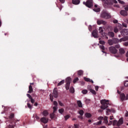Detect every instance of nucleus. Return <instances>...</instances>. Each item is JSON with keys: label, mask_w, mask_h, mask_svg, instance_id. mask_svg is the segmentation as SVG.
<instances>
[{"label": "nucleus", "mask_w": 128, "mask_h": 128, "mask_svg": "<svg viewBox=\"0 0 128 128\" xmlns=\"http://www.w3.org/2000/svg\"><path fill=\"white\" fill-rule=\"evenodd\" d=\"M120 48V44H117L114 46H110L109 47L108 50L112 54H118V49Z\"/></svg>", "instance_id": "nucleus-1"}, {"label": "nucleus", "mask_w": 128, "mask_h": 128, "mask_svg": "<svg viewBox=\"0 0 128 128\" xmlns=\"http://www.w3.org/2000/svg\"><path fill=\"white\" fill-rule=\"evenodd\" d=\"M100 104H102L101 106V108L102 110H106V108H108V104H110V102H108V100H100Z\"/></svg>", "instance_id": "nucleus-2"}, {"label": "nucleus", "mask_w": 128, "mask_h": 128, "mask_svg": "<svg viewBox=\"0 0 128 128\" xmlns=\"http://www.w3.org/2000/svg\"><path fill=\"white\" fill-rule=\"evenodd\" d=\"M100 17L105 20H108V18H112V16H110V14H108L106 11H103L101 13Z\"/></svg>", "instance_id": "nucleus-3"}, {"label": "nucleus", "mask_w": 128, "mask_h": 128, "mask_svg": "<svg viewBox=\"0 0 128 128\" xmlns=\"http://www.w3.org/2000/svg\"><path fill=\"white\" fill-rule=\"evenodd\" d=\"M118 55H115V58H122V56L126 54V50L123 48H120L118 49Z\"/></svg>", "instance_id": "nucleus-4"}, {"label": "nucleus", "mask_w": 128, "mask_h": 128, "mask_svg": "<svg viewBox=\"0 0 128 128\" xmlns=\"http://www.w3.org/2000/svg\"><path fill=\"white\" fill-rule=\"evenodd\" d=\"M105 4H118L116 0H102Z\"/></svg>", "instance_id": "nucleus-5"}, {"label": "nucleus", "mask_w": 128, "mask_h": 128, "mask_svg": "<svg viewBox=\"0 0 128 128\" xmlns=\"http://www.w3.org/2000/svg\"><path fill=\"white\" fill-rule=\"evenodd\" d=\"M83 4L88 8H92V0H88L86 2H84Z\"/></svg>", "instance_id": "nucleus-6"}, {"label": "nucleus", "mask_w": 128, "mask_h": 128, "mask_svg": "<svg viewBox=\"0 0 128 128\" xmlns=\"http://www.w3.org/2000/svg\"><path fill=\"white\" fill-rule=\"evenodd\" d=\"M120 98L121 100H128V94L124 95V94L122 93L120 94Z\"/></svg>", "instance_id": "nucleus-7"}, {"label": "nucleus", "mask_w": 128, "mask_h": 128, "mask_svg": "<svg viewBox=\"0 0 128 128\" xmlns=\"http://www.w3.org/2000/svg\"><path fill=\"white\" fill-rule=\"evenodd\" d=\"M122 36H128V29H123L120 31Z\"/></svg>", "instance_id": "nucleus-8"}, {"label": "nucleus", "mask_w": 128, "mask_h": 128, "mask_svg": "<svg viewBox=\"0 0 128 128\" xmlns=\"http://www.w3.org/2000/svg\"><path fill=\"white\" fill-rule=\"evenodd\" d=\"M97 24L98 25L103 24V26H106V25L107 22L104 20H98Z\"/></svg>", "instance_id": "nucleus-9"}, {"label": "nucleus", "mask_w": 128, "mask_h": 128, "mask_svg": "<svg viewBox=\"0 0 128 128\" xmlns=\"http://www.w3.org/2000/svg\"><path fill=\"white\" fill-rule=\"evenodd\" d=\"M120 14L122 16H128V12L126 10H122L120 12Z\"/></svg>", "instance_id": "nucleus-10"}, {"label": "nucleus", "mask_w": 128, "mask_h": 128, "mask_svg": "<svg viewBox=\"0 0 128 128\" xmlns=\"http://www.w3.org/2000/svg\"><path fill=\"white\" fill-rule=\"evenodd\" d=\"M40 121L42 122H44V124H47V122H48V118L44 117L41 118Z\"/></svg>", "instance_id": "nucleus-11"}, {"label": "nucleus", "mask_w": 128, "mask_h": 128, "mask_svg": "<svg viewBox=\"0 0 128 128\" xmlns=\"http://www.w3.org/2000/svg\"><path fill=\"white\" fill-rule=\"evenodd\" d=\"M52 96H54V98H58V91L56 90V89L54 88L52 94Z\"/></svg>", "instance_id": "nucleus-12"}, {"label": "nucleus", "mask_w": 128, "mask_h": 128, "mask_svg": "<svg viewBox=\"0 0 128 128\" xmlns=\"http://www.w3.org/2000/svg\"><path fill=\"white\" fill-rule=\"evenodd\" d=\"M128 40V36L121 38L119 40V42H126Z\"/></svg>", "instance_id": "nucleus-13"}, {"label": "nucleus", "mask_w": 128, "mask_h": 128, "mask_svg": "<svg viewBox=\"0 0 128 128\" xmlns=\"http://www.w3.org/2000/svg\"><path fill=\"white\" fill-rule=\"evenodd\" d=\"M92 36H93L94 38H98V30H94L92 32Z\"/></svg>", "instance_id": "nucleus-14"}, {"label": "nucleus", "mask_w": 128, "mask_h": 128, "mask_svg": "<svg viewBox=\"0 0 128 128\" xmlns=\"http://www.w3.org/2000/svg\"><path fill=\"white\" fill-rule=\"evenodd\" d=\"M112 40L114 44H118V42H120V40L118 38H114Z\"/></svg>", "instance_id": "nucleus-15"}, {"label": "nucleus", "mask_w": 128, "mask_h": 128, "mask_svg": "<svg viewBox=\"0 0 128 128\" xmlns=\"http://www.w3.org/2000/svg\"><path fill=\"white\" fill-rule=\"evenodd\" d=\"M72 2L73 4H80V0H72Z\"/></svg>", "instance_id": "nucleus-16"}, {"label": "nucleus", "mask_w": 128, "mask_h": 128, "mask_svg": "<svg viewBox=\"0 0 128 128\" xmlns=\"http://www.w3.org/2000/svg\"><path fill=\"white\" fill-rule=\"evenodd\" d=\"M124 124V120H122V118H120L118 123V126H120L121 124Z\"/></svg>", "instance_id": "nucleus-17"}, {"label": "nucleus", "mask_w": 128, "mask_h": 128, "mask_svg": "<svg viewBox=\"0 0 128 128\" xmlns=\"http://www.w3.org/2000/svg\"><path fill=\"white\" fill-rule=\"evenodd\" d=\"M84 80H86V82H92V84H94V80L90 79V78H87L84 77Z\"/></svg>", "instance_id": "nucleus-18"}, {"label": "nucleus", "mask_w": 128, "mask_h": 128, "mask_svg": "<svg viewBox=\"0 0 128 128\" xmlns=\"http://www.w3.org/2000/svg\"><path fill=\"white\" fill-rule=\"evenodd\" d=\"M108 42L109 46H114V40H112H112H108Z\"/></svg>", "instance_id": "nucleus-19"}, {"label": "nucleus", "mask_w": 128, "mask_h": 128, "mask_svg": "<svg viewBox=\"0 0 128 128\" xmlns=\"http://www.w3.org/2000/svg\"><path fill=\"white\" fill-rule=\"evenodd\" d=\"M28 88H29V90L28 92V94H32V92H34V90L32 89V86L31 85H30Z\"/></svg>", "instance_id": "nucleus-20"}, {"label": "nucleus", "mask_w": 128, "mask_h": 128, "mask_svg": "<svg viewBox=\"0 0 128 128\" xmlns=\"http://www.w3.org/2000/svg\"><path fill=\"white\" fill-rule=\"evenodd\" d=\"M86 118H92V114L90 113L86 112L84 114Z\"/></svg>", "instance_id": "nucleus-21"}, {"label": "nucleus", "mask_w": 128, "mask_h": 128, "mask_svg": "<svg viewBox=\"0 0 128 128\" xmlns=\"http://www.w3.org/2000/svg\"><path fill=\"white\" fill-rule=\"evenodd\" d=\"M108 36H110V38H114V32H108Z\"/></svg>", "instance_id": "nucleus-22"}, {"label": "nucleus", "mask_w": 128, "mask_h": 128, "mask_svg": "<svg viewBox=\"0 0 128 128\" xmlns=\"http://www.w3.org/2000/svg\"><path fill=\"white\" fill-rule=\"evenodd\" d=\"M77 104H78V106H79V108H82V102H80V100L77 101Z\"/></svg>", "instance_id": "nucleus-23"}, {"label": "nucleus", "mask_w": 128, "mask_h": 128, "mask_svg": "<svg viewBox=\"0 0 128 128\" xmlns=\"http://www.w3.org/2000/svg\"><path fill=\"white\" fill-rule=\"evenodd\" d=\"M72 80V78H70L68 77L66 78V84H70V81Z\"/></svg>", "instance_id": "nucleus-24"}, {"label": "nucleus", "mask_w": 128, "mask_h": 128, "mask_svg": "<svg viewBox=\"0 0 128 128\" xmlns=\"http://www.w3.org/2000/svg\"><path fill=\"white\" fill-rule=\"evenodd\" d=\"M104 124H107L108 123V116H104Z\"/></svg>", "instance_id": "nucleus-25"}, {"label": "nucleus", "mask_w": 128, "mask_h": 128, "mask_svg": "<svg viewBox=\"0 0 128 128\" xmlns=\"http://www.w3.org/2000/svg\"><path fill=\"white\" fill-rule=\"evenodd\" d=\"M110 114H112V111L110 109H108V108L106 109V116H108Z\"/></svg>", "instance_id": "nucleus-26"}, {"label": "nucleus", "mask_w": 128, "mask_h": 128, "mask_svg": "<svg viewBox=\"0 0 128 128\" xmlns=\"http://www.w3.org/2000/svg\"><path fill=\"white\" fill-rule=\"evenodd\" d=\"M78 76H82L84 74V71L80 70L78 72Z\"/></svg>", "instance_id": "nucleus-27"}, {"label": "nucleus", "mask_w": 128, "mask_h": 128, "mask_svg": "<svg viewBox=\"0 0 128 128\" xmlns=\"http://www.w3.org/2000/svg\"><path fill=\"white\" fill-rule=\"evenodd\" d=\"M42 114L43 116H48V112L47 110H44L42 112Z\"/></svg>", "instance_id": "nucleus-28"}, {"label": "nucleus", "mask_w": 128, "mask_h": 128, "mask_svg": "<svg viewBox=\"0 0 128 128\" xmlns=\"http://www.w3.org/2000/svg\"><path fill=\"white\" fill-rule=\"evenodd\" d=\"M70 84L66 83V88L68 90H70Z\"/></svg>", "instance_id": "nucleus-29"}, {"label": "nucleus", "mask_w": 128, "mask_h": 128, "mask_svg": "<svg viewBox=\"0 0 128 128\" xmlns=\"http://www.w3.org/2000/svg\"><path fill=\"white\" fill-rule=\"evenodd\" d=\"M64 84V80H62L59 83H58V86H62V84Z\"/></svg>", "instance_id": "nucleus-30"}, {"label": "nucleus", "mask_w": 128, "mask_h": 128, "mask_svg": "<svg viewBox=\"0 0 128 128\" xmlns=\"http://www.w3.org/2000/svg\"><path fill=\"white\" fill-rule=\"evenodd\" d=\"M70 92H71L72 94H74V87H71L70 89Z\"/></svg>", "instance_id": "nucleus-31"}, {"label": "nucleus", "mask_w": 128, "mask_h": 128, "mask_svg": "<svg viewBox=\"0 0 128 128\" xmlns=\"http://www.w3.org/2000/svg\"><path fill=\"white\" fill-rule=\"evenodd\" d=\"M93 10H94V12H100V8H96L94 9Z\"/></svg>", "instance_id": "nucleus-32"}, {"label": "nucleus", "mask_w": 128, "mask_h": 128, "mask_svg": "<svg viewBox=\"0 0 128 128\" xmlns=\"http://www.w3.org/2000/svg\"><path fill=\"white\" fill-rule=\"evenodd\" d=\"M98 30H99V32L100 34H102V33L104 32V30L102 29V27H100L99 29H98Z\"/></svg>", "instance_id": "nucleus-33"}, {"label": "nucleus", "mask_w": 128, "mask_h": 128, "mask_svg": "<svg viewBox=\"0 0 128 128\" xmlns=\"http://www.w3.org/2000/svg\"><path fill=\"white\" fill-rule=\"evenodd\" d=\"M118 122L116 120H114L112 122V125L118 126Z\"/></svg>", "instance_id": "nucleus-34"}, {"label": "nucleus", "mask_w": 128, "mask_h": 128, "mask_svg": "<svg viewBox=\"0 0 128 128\" xmlns=\"http://www.w3.org/2000/svg\"><path fill=\"white\" fill-rule=\"evenodd\" d=\"M90 92L92 94H96V90H92V89H90Z\"/></svg>", "instance_id": "nucleus-35"}, {"label": "nucleus", "mask_w": 128, "mask_h": 128, "mask_svg": "<svg viewBox=\"0 0 128 128\" xmlns=\"http://www.w3.org/2000/svg\"><path fill=\"white\" fill-rule=\"evenodd\" d=\"M58 112L60 114H62V113L64 112V108H61L58 110Z\"/></svg>", "instance_id": "nucleus-36"}, {"label": "nucleus", "mask_w": 128, "mask_h": 128, "mask_svg": "<svg viewBox=\"0 0 128 128\" xmlns=\"http://www.w3.org/2000/svg\"><path fill=\"white\" fill-rule=\"evenodd\" d=\"M82 92L83 94H88V90H82Z\"/></svg>", "instance_id": "nucleus-37"}, {"label": "nucleus", "mask_w": 128, "mask_h": 128, "mask_svg": "<svg viewBox=\"0 0 128 128\" xmlns=\"http://www.w3.org/2000/svg\"><path fill=\"white\" fill-rule=\"evenodd\" d=\"M78 113H79V114H80V116H84V110H80L79 111Z\"/></svg>", "instance_id": "nucleus-38"}, {"label": "nucleus", "mask_w": 128, "mask_h": 128, "mask_svg": "<svg viewBox=\"0 0 128 128\" xmlns=\"http://www.w3.org/2000/svg\"><path fill=\"white\" fill-rule=\"evenodd\" d=\"M78 78H76L74 79V80H73V82L74 84H76V82H78Z\"/></svg>", "instance_id": "nucleus-39"}, {"label": "nucleus", "mask_w": 128, "mask_h": 128, "mask_svg": "<svg viewBox=\"0 0 128 128\" xmlns=\"http://www.w3.org/2000/svg\"><path fill=\"white\" fill-rule=\"evenodd\" d=\"M118 32V29L117 28H114V32Z\"/></svg>", "instance_id": "nucleus-40"}, {"label": "nucleus", "mask_w": 128, "mask_h": 128, "mask_svg": "<svg viewBox=\"0 0 128 128\" xmlns=\"http://www.w3.org/2000/svg\"><path fill=\"white\" fill-rule=\"evenodd\" d=\"M94 124H96V126H98V124H102V120H100V121L95 123Z\"/></svg>", "instance_id": "nucleus-41"}, {"label": "nucleus", "mask_w": 128, "mask_h": 128, "mask_svg": "<svg viewBox=\"0 0 128 128\" xmlns=\"http://www.w3.org/2000/svg\"><path fill=\"white\" fill-rule=\"evenodd\" d=\"M65 120H68V118H70V116L66 115V116H64Z\"/></svg>", "instance_id": "nucleus-42"}, {"label": "nucleus", "mask_w": 128, "mask_h": 128, "mask_svg": "<svg viewBox=\"0 0 128 128\" xmlns=\"http://www.w3.org/2000/svg\"><path fill=\"white\" fill-rule=\"evenodd\" d=\"M123 46H128V42H124Z\"/></svg>", "instance_id": "nucleus-43"}, {"label": "nucleus", "mask_w": 128, "mask_h": 128, "mask_svg": "<svg viewBox=\"0 0 128 128\" xmlns=\"http://www.w3.org/2000/svg\"><path fill=\"white\" fill-rule=\"evenodd\" d=\"M99 42L100 44H106V42L104 40H100Z\"/></svg>", "instance_id": "nucleus-44"}, {"label": "nucleus", "mask_w": 128, "mask_h": 128, "mask_svg": "<svg viewBox=\"0 0 128 128\" xmlns=\"http://www.w3.org/2000/svg\"><path fill=\"white\" fill-rule=\"evenodd\" d=\"M122 26L124 28H128V24H126V23H122Z\"/></svg>", "instance_id": "nucleus-45"}, {"label": "nucleus", "mask_w": 128, "mask_h": 128, "mask_svg": "<svg viewBox=\"0 0 128 128\" xmlns=\"http://www.w3.org/2000/svg\"><path fill=\"white\" fill-rule=\"evenodd\" d=\"M111 114H114L116 112V110L114 108H110Z\"/></svg>", "instance_id": "nucleus-46"}, {"label": "nucleus", "mask_w": 128, "mask_h": 128, "mask_svg": "<svg viewBox=\"0 0 128 128\" xmlns=\"http://www.w3.org/2000/svg\"><path fill=\"white\" fill-rule=\"evenodd\" d=\"M126 60L128 62V51L126 52Z\"/></svg>", "instance_id": "nucleus-47"}, {"label": "nucleus", "mask_w": 128, "mask_h": 128, "mask_svg": "<svg viewBox=\"0 0 128 128\" xmlns=\"http://www.w3.org/2000/svg\"><path fill=\"white\" fill-rule=\"evenodd\" d=\"M124 86H128V80L124 82Z\"/></svg>", "instance_id": "nucleus-48"}, {"label": "nucleus", "mask_w": 128, "mask_h": 128, "mask_svg": "<svg viewBox=\"0 0 128 128\" xmlns=\"http://www.w3.org/2000/svg\"><path fill=\"white\" fill-rule=\"evenodd\" d=\"M60 106H64V104H62V102L60 101H58V102Z\"/></svg>", "instance_id": "nucleus-49"}, {"label": "nucleus", "mask_w": 128, "mask_h": 128, "mask_svg": "<svg viewBox=\"0 0 128 128\" xmlns=\"http://www.w3.org/2000/svg\"><path fill=\"white\" fill-rule=\"evenodd\" d=\"M54 113H52V114H50V118H54Z\"/></svg>", "instance_id": "nucleus-50"}, {"label": "nucleus", "mask_w": 128, "mask_h": 128, "mask_svg": "<svg viewBox=\"0 0 128 128\" xmlns=\"http://www.w3.org/2000/svg\"><path fill=\"white\" fill-rule=\"evenodd\" d=\"M53 110H54V112H56V110H58V108H56V106H54L53 108Z\"/></svg>", "instance_id": "nucleus-51"}, {"label": "nucleus", "mask_w": 128, "mask_h": 128, "mask_svg": "<svg viewBox=\"0 0 128 128\" xmlns=\"http://www.w3.org/2000/svg\"><path fill=\"white\" fill-rule=\"evenodd\" d=\"M118 0L120 4H124V1H122L120 0Z\"/></svg>", "instance_id": "nucleus-52"}, {"label": "nucleus", "mask_w": 128, "mask_h": 128, "mask_svg": "<svg viewBox=\"0 0 128 128\" xmlns=\"http://www.w3.org/2000/svg\"><path fill=\"white\" fill-rule=\"evenodd\" d=\"M14 114H12L9 116V118H14Z\"/></svg>", "instance_id": "nucleus-53"}, {"label": "nucleus", "mask_w": 128, "mask_h": 128, "mask_svg": "<svg viewBox=\"0 0 128 128\" xmlns=\"http://www.w3.org/2000/svg\"><path fill=\"white\" fill-rule=\"evenodd\" d=\"M100 48H101V50H104V46H100Z\"/></svg>", "instance_id": "nucleus-54"}, {"label": "nucleus", "mask_w": 128, "mask_h": 128, "mask_svg": "<svg viewBox=\"0 0 128 128\" xmlns=\"http://www.w3.org/2000/svg\"><path fill=\"white\" fill-rule=\"evenodd\" d=\"M54 106H58V102H56V101H54Z\"/></svg>", "instance_id": "nucleus-55"}, {"label": "nucleus", "mask_w": 128, "mask_h": 128, "mask_svg": "<svg viewBox=\"0 0 128 128\" xmlns=\"http://www.w3.org/2000/svg\"><path fill=\"white\" fill-rule=\"evenodd\" d=\"M27 105H28V108H30V110H32V105H30V104L29 103H28V104H27Z\"/></svg>", "instance_id": "nucleus-56"}, {"label": "nucleus", "mask_w": 128, "mask_h": 128, "mask_svg": "<svg viewBox=\"0 0 128 128\" xmlns=\"http://www.w3.org/2000/svg\"><path fill=\"white\" fill-rule=\"evenodd\" d=\"M50 100L51 102H52V100H54V98H52V94H50Z\"/></svg>", "instance_id": "nucleus-57"}, {"label": "nucleus", "mask_w": 128, "mask_h": 128, "mask_svg": "<svg viewBox=\"0 0 128 128\" xmlns=\"http://www.w3.org/2000/svg\"><path fill=\"white\" fill-rule=\"evenodd\" d=\"M30 102H32V104H34L35 102L34 100L32 99V98H31L30 99Z\"/></svg>", "instance_id": "nucleus-58"}, {"label": "nucleus", "mask_w": 128, "mask_h": 128, "mask_svg": "<svg viewBox=\"0 0 128 128\" xmlns=\"http://www.w3.org/2000/svg\"><path fill=\"white\" fill-rule=\"evenodd\" d=\"M124 8L125 10H126V12H128V6H125Z\"/></svg>", "instance_id": "nucleus-59"}, {"label": "nucleus", "mask_w": 128, "mask_h": 128, "mask_svg": "<svg viewBox=\"0 0 128 128\" xmlns=\"http://www.w3.org/2000/svg\"><path fill=\"white\" fill-rule=\"evenodd\" d=\"M74 128H80V126H78V124H75L74 125Z\"/></svg>", "instance_id": "nucleus-60"}, {"label": "nucleus", "mask_w": 128, "mask_h": 128, "mask_svg": "<svg viewBox=\"0 0 128 128\" xmlns=\"http://www.w3.org/2000/svg\"><path fill=\"white\" fill-rule=\"evenodd\" d=\"M26 96H27L28 97V98H30V100L31 98H32V96H30V94H27Z\"/></svg>", "instance_id": "nucleus-61"}, {"label": "nucleus", "mask_w": 128, "mask_h": 128, "mask_svg": "<svg viewBox=\"0 0 128 128\" xmlns=\"http://www.w3.org/2000/svg\"><path fill=\"white\" fill-rule=\"evenodd\" d=\"M103 119H104V117H102V116H100L98 118V120H103Z\"/></svg>", "instance_id": "nucleus-62"}, {"label": "nucleus", "mask_w": 128, "mask_h": 128, "mask_svg": "<svg viewBox=\"0 0 128 128\" xmlns=\"http://www.w3.org/2000/svg\"><path fill=\"white\" fill-rule=\"evenodd\" d=\"M92 26L90 25L88 26V30H89L90 32H92Z\"/></svg>", "instance_id": "nucleus-63"}, {"label": "nucleus", "mask_w": 128, "mask_h": 128, "mask_svg": "<svg viewBox=\"0 0 128 128\" xmlns=\"http://www.w3.org/2000/svg\"><path fill=\"white\" fill-rule=\"evenodd\" d=\"M60 2H61L62 4H64V0H59Z\"/></svg>", "instance_id": "nucleus-64"}]
</instances>
